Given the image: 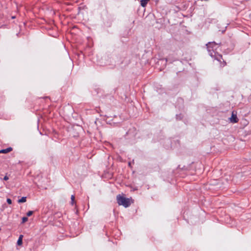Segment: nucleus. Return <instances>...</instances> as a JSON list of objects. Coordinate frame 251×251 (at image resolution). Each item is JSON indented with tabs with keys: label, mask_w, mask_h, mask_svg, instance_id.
I'll return each mask as SVG.
<instances>
[{
	"label": "nucleus",
	"mask_w": 251,
	"mask_h": 251,
	"mask_svg": "<svg viewBox=\"0 0 251 251\" xmlns=\"http://www.w3.org/2000/svg\"><path fill=\"white\" fill-rule=\"evenodd\" d=\"M220 44H217L215 42H210L206 44L209 55L218 61L221 66H225L226 62L224 60L222 55L217 52L218 49L220 48Z\"/></svg>",
	"instance_id": "1"
},
{
	"label": "nucleus",
	"mask_w": 251,
	"mask_h": 251,
	"mask_svg": "<svg viewBox=\"0 0 251 251\" xmlns=\"http://www.w3.org/2000/svg\"><path fill=\"white\" fill-rule=\"evenodd\" d=\"M117 201L119 205H123L126 208L129 207L131 204L129 199L126 198L120 195L117 196Z\"/></svg>",
	"instance_id": "2"
},
{
	"label": "nucleus",
	"mask_w": 251,
	"mask_h": 251,
	"mask_svg": "<svg viewBox=\"0 0 251 251\" xmlns=\"http://www.w3.org/2000/svg\"><path fill=\"white\" fill-rule=\"evenodd\" d=\"M230 122L233 123H236L238 122V118L236 115H235L232 113L231 118H230Z\"/></svg>",
	"instance_id": "3"
},
{
	"label": "nucleus",
	"mask_w": 251,
	"mask_h": 251,
	"mask_svg": "<svg viewBox=\"0 0 251 251\" xmlns=\"http://www.w3.org/2000/svg\"><path fill=\"white\" fill-rule=\"evenodd\" d=\"M12 148L11 147H9V148H8L6 149H3V150H1V151H0V153H7L10 151H12Z\"/></svg>",
	"instance_id": "4"
},
{
	"label": "nucleus",
	"mask_w": 251,
	"mask_h": 251,
	"mask_svg": "<svg viewBox=\"0 0 251 251\" xmlns=\"http://www.w3.org/2000/svg\"><path fill=\"white\" fill-rule=\"evenodd\" d=\"M149 0H141L140 4L142 6L145 7L148 3V2Z\"/></svg>",
	"instance_id": "5"
},
{
	"label": "nucleus",
	"mask_w": 251,
	"mask_h": 251,
	"mask_svg": "<svg viewBox=\"0 0 251 251\" xmlns=\"http://www.w3.org/2000/svg\"><path fill=\"white\" fill-rule=\"evenodd\" d=\"M23 235H20L19 237V239L17 241V244L18 245H21L22 244V240H23Z\"/></svg>",
	"instance_id": "6"
},
{
	"label": "nucleus",
	"mask_w": 251,
	"mask_h": 251,
	"mask_svg": "<svg viewBox=\"0 0 251 251\" xmlns=\"http://www.w3.org/2000/svg\"><path fill=\"white\" fill-rule=\"evenodd\" d=\"M26 198L25 197H23L21 199L18 200L19 203H23L26 201Z\"/></svg>",
	"instance_id": "7"
},
{
	"label": "nucleus",
	"mask_w": 251,
	"mask_h": 251,
	"mask_svg": "<svg viewBox=\"0 0 251 251\" xmlns=\"http://www.w3.org/2000/svg\"><path fill=\"white\" fill-rule=\"evenodd\" d=\"M27 220H28L27 217H23V218H22V223H24L26 222V221H27Z\"/></svg>",
	"instance_id": "8"
},
{
	"label": "nucleus",
	"mask_w": 251,
	"mask_h": 251,
	"mask_svg": "<svg viewBox=\"0 0 251 251\" xmlns=\"http://www.w3.org/2000/svg\"><path fill=\"white\" fill-rule=\"evenodd\" d=\"M33 213V212L32 211H29L27 212L26 215L27 216L29 217L32 215Z\"/></svg>",
	"instance_id": "9"
},
{
	"label": "nucleus",
	"mask_w": 251,
	"mask_h": 251,
	"mask_svg": "<svg viewBox=\"0 0 251 251\" xmlns=\"http://www.w3.org/2000/svg\"><path fill=\"white\" fill-rule=\"evenodd\" d=\"M75 197L74 195H72L71 196V204H73L75 201Z\"/></svg>",
	"instance_id": "10"
},
{
	"label": "nucleus",
	"mask_w": 251,
	"mask_h": 251,
	"mask_svg": "<svg viewBox=\"0 0 251 251\" xmlns=\"http://www.w3.org/2000/svg\"><path fill=\"white\" fill-rule=\"evenodd\" d=\"M176 119L178 120H180L182 118V116L181 115V114L176 115Z\"/></svg>",
	"instance_id": "11"
},
{
	"label": "nucleus",
	"mask_w": 251,
	"mask_h": 251,
	"mask_svg": "<svg viewBox=\"0 0 251 251\" xmlns=\"http://www.w3.org/2000/svg\"><path fill=\"white\" fill-rule=\"evenodd\" d=\"M6 201H7V202L9 204L12 203V201L10 199H7Z\"/></svg>",
	"instance_id": "12"
},
{
	"label": "nucleus",
	"mask_w": 251,
	"mask_h": 251,
	"mask_svg": "<svg viewBox=\"0 0 251 251\" xmlns=\"http://www.w3.org/2000/svg\"><path fill=\"white\" fill-rule=\"evenodd\" d=\"M169 60V58H166L165 60H163V59H161L160 60L161 61H165V64H166V63H167V62Z\"/></svg>",
	"instance_id": "13"
},
{
	"label": "nucleus",
	"mask_w": 251,
	"mask_h": 251,
	"mask_svg": "<svg viewBox=\"0 0 251 251\" xmlns=\"http://www.w3.org/2000/svg\"><path fill=\"white\" fill-rule=\"evenodd\" d=\"M9 179V177L7 176H5L4 178H3V179L4 180H7L8 179Z\"/></svg>",
	"instance_id": "14"
},
{
	"label": "nucleus",
	"mask_w": 251,
	"mask_h": 251,
	"mask_svg": "<svg viewBox=\"0 0 251 251\" xmlns=\"http://www.w3.org/2000/svg\"><path fill=\"white\" fill-rule=\"evenodd\" d=\"M131 163H132V162H128V166H129V167H131Z\"/></svg>",
	"instance_id": "15"
},
{
	"label": "nucleus",
	"mask_w": 251,
	"mask_h": 251,
	"mask_svg": "<svg viewBox=\"0 0 251 251\" xmlns=\"http://www.w3.org/2000/svg\"><path fill=\"white\" fill-rule=\"evenodd\" d=\"M1 230V228L0 227V231Z\"/></svg>",
	"instance_id": "16"
}]
</instances>
